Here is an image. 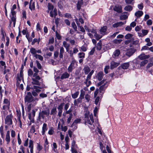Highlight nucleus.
<instances>
[{
    "label": "nucleus",
    "instance_id": "obj_47",
    "mask_svg": "<svg viewBox=\"0 0 153 153\" xmlns=\"http://www.w3.org/2000/svg\"><path fill=\"white\" fill-rule=\"evenodd\" d=\"M94 36L95 37L96 39L97 40H99L102 37L101 36L98 35L97 33H95V34H94Z\"/></svg>",
    "mask_w": 153,
    "mask_h": 153
},
{
    "label": "nucleus",
    "instance_id": "obj_44",
    "mask_svg": "<svg viewBox=\"0 0 153 153\" xmlns=\"http://www.w3.org/2000/svg\"><path fill=\"white\" fill-rule=\"evenodd\" d=\"M85 83L86 84L87 87H88L91 84V82L90 80L86 79Z\"/></svg>",
    "mask_w": 153,
    "mask_h": 153
},
{
    "label": "nucleus",
    "instance_id": "obj_15",
    "mask_svg": "<svg viewBox=\"0 0 153 153\" xmlns=\"http://www.w3.org/2000/svg\"><path fill=\"white\" fill-rule=\"evenodd\" d=\"M113 10L118 13L122 12V7L120 6H116L113 8Z\"/></svg>",
    "mask_w": 153,
    "mask_h": 153
},
{
    "label": "nucleus",
    "instance_id": "obj_10",
    "mask_svg": "<svg viewBox=\"0 0 153 153\" xmlns=\"http://www.w3.org/2000/svg\"><path fill=\"white\" fill-rule=\"evenodd\" d=\"M135 52V50L134 49L131 48L128 49L126 53V55L130 56L132 55Z\"/></svg>",
    "mask_w": 153,
    "mask_h": 153
},
{
    "label": "nucleus",
    "instance_id": "obj_24",
    "mask_svg": "<svg viewBox=\"0 0 153 153\" xmlns=\"http://www.w3.org/2000/svg\"><path fill=\"white\" fill-rule=\"evenodd\" d=\"M143 14V12L142 11H138L135 13V15L137 17H139L141 16Z\"/></svg>",
    "mask_w": 153,
    "mask_h": 153
},
{
    "label": "nucleus",
    "instance_id": "obj_27",
    "mask_svg": "<svg viewBox=\"0 0 153 153\" xmlns=\"http://www.w3.org/2000/svg\"><path fill=\"white\" fill-rule=\"evenodd\" d=\"M47 125L45 123H44L43 124L42 128V134H44L45 131L47 130Z\"/></svg>",
    "mask_w": 153,
    "mask_h": 153
},
{
    "label": "nucleus",
    "instance_id": "obj_19",
    "mask_svg": "<svg viewBox=\"0 0 153 153\" xmlns=\"http://www.w3.org/2000/svg\"><path fill=\"white\" fill-rule=\"evenodd\" d=\"M133 35L130 33L127 34L125 36V38L126 39H129V40L132 41L134 39V38L133 37Z\"/></svg>",
    "mask_w": 153,
    "mask_h": 153
},
{
    "label": "nucleus",
    "instance_id": "obj_34",
    "mask_svg": "<svg viewBox=\"0 0 153 153\" xmlns=\"http://www.w3.org/2000/svg\"><path fill=\"white\" fill-rule=\"evenodd\" d=\"M6 140L7 142V143L10 141V136L9 133V131H8L6 134Z\"/></svg>",
    "mask_w": 153,
    "mask_h": 153
},
{
    "label": "nucleus",
    "instance_id": "obj_23",
    "mask_svg": "<svg viewBox=\"0 0 153 153\" xmlns=\"http://www.w3.org/2000/svg\"><path fill=\"white\" fill-rule=\"evenodd\" d=\"M48 10L47 12L48 13L49 12L50 10H53L54 6L53 5L50 3H49L48 4Z\"/></svg>",
    "mask_w": 153,
    "mask_h": 153
},
{
    "label": "nucleus",
    "instance_id": "obj_9",
    "mask_svg": "<svg viewBox=\"0 0 153 153\" xmlns=\"http://www.w3.org/2000/svg\"><path fill=\"white\" fill-rule=\"evenodd\" d=\"M5 122L6 124L8 125L12 124V122L10 116L9 115H7L6 118Z\"/></svg>",
    "mask_w": 153,
    "mask_h": 153
},
{
    "label": "nucleus",
    "instance_id": "obj_38",
    "mask_svg": "<svg viewBox=\"0 0 153 153\" xmlns=\"http://www.w3.org/2000/svg\"><path fill=\"white\" fill-rule=\"evenodd\" d=\"M102 43L101 41H100L98 43L97 46V49L98 50H100L101 49Z\"/></svg>",
    "mask_w": 153,
    "mask_h": 153
},
{
    "label": "nucleus",
    "instance_id": "obj_33",
    "mask_svg": "<svg viewBox=\"0 0 153 153\" xmlns=\"http://www.w3.org/2000/svg\"><path fill=\"white\" fill-rule=\"evenodd\" d=\"M57 112L56 108V107H54L52 108L50 114L54 115Z\"/></svg>",
    "mask_w": 153,
    "mask_h": 153
},
{
    "label": "nucleus",
    "instance_id": "obj_36",
    "mask_svg": "<svg viewBox=\"0 0 153 153\" xmlns=\"http://www.w3.org/2000/svg\"><path fill=\"white\" fill-rule=\"evenodd\" d=\"M33 88L35 89V91L36 92L39 93L41 91L40 89H41V88L39 87L34 86Z\"/></svg>",
    "mask_w": 153,
    "mask_h": 153
},
{
    "label": "nucleus",
    "instance_id": "obj_59",
    "mask_svg": "<svg viewBox=\"0 0 153 153\" xmlns=\"http://www.w3.org/2000/svg\"><path fill=\"white\" fill-rule=\"evenodd\" d=\"M72 27L75 30H77V27L74 22H73L71 24Z\"/></svg>",
    "mask_w": 153,
    "mask_h": 153
},
{
    "label": "nucleus",
    "instance_id": "obj_60",
    "mask_svg": "<svg viewBox=\"0 0 153 153\" xmlns=\"http://www.w3.org/2000/svg\"><path fill=\"white\" fill-rule=\"evenodd\" d=\"M80 49L81 51L85 52L86 51L87 48L85 46H82L80 48Z\"/></svg>",
    "mask_w": 153,
    "mask_h": 153
},
{
    "label": "nucleus",
    "instance_id": "obj_1",
    "mask_svg": "<svg viewBox=\"0 0 153 153\" xmlns=\"http://www.w3.org/2000/svg\"><path fill=\"white\" fill-rule=\"evenodd\" d=\"M84 116L85 117L84 119V124L85 125L88 124L92 125L94 122L92 114H90L88 111H87L85 114Z\"/></svg>",
    "mask_w": 153,
    "mask_h": 153
},
{
    "label": "nucleus",
    "instance_id": "obj_57",
    "mask_svg": "<svg viewBox=\"0 0 153 153\" xmlns=\"http://www.w3.org/2000/svg\"><path fill=\"white\" fill-rule=\"evenodd\" d=\"M139 41L138 40H134V39L131 42V43H132L133 44L135 45H137L138 44Z\"/></svg>",
    "mask_w": 153,
    "mask_h": 153
},
{
    "label": "nucleus",
    "instance_id": "obj_61",
    "mask_svg": "<svg viewBox=\"0 0 153 153\" xmlns=\"http://www.w3.org/2000/svg\"><path fill=\"white\" fill-rule=\"evenodd\" d=\"M36 63L37 66L38 68L39 69H40L41 68V65L40 64L39 62V61H36Z\"/></svg>",
    "mask_w": 153,
    "mask_h": 153
},
{
    "label": "nucleus",
    "instance_id": "obj_28",
    "mask_svg": "<svg viewBox=\"0 0 153 153\" xmlns=\"http://www.w3.org/2000/svg\"><path fill=\"white\" fill-rule=\"evenodd\" d=\"M76 24H77V26H78L79 27V28L80 29V31L83 32H85V30L83 27H82V26H79V23L78 22V19H76Z\"/></svg>",
    "mask_w": 153,
    "mask_h": 153
},
{
    "label": "nucleus",
    "instance_id": "obj_22",
    "mask_svg": "<svg viewBox=\"0 0 153 153\" xmlns=\"http://www.w3.org/2000/svg\"><path fill=\"white\" fill-rule=\"evenodd\" d=\"M70 76V75L67 72H65L62 74L61 76V79H62L68 78Z\"/></svg>",
    "mask_w": 153,
    "mask_h": 153
},
{
    "label": "nucleus",
    "instance_id": "obj_63",
    "mask_svg": "<svg viewBox=\"0 0 153 153\" xmlns=\"http://www.w3.org/2000/svg\"><path fill=\"white\" fill-rule=\"evenodd\" d=\"M141 27V26H137L135 27V30L136 31H139L140 30Z\"/></svg>",
    "mask_w": 153,
    "mask_h": 153
},
{
    "label": "nucleus",
    "instance_id": "obj_51",
    "mask_svg": "<svg viewBox=\"0 0 153 153\" xmlns=\"http://www.w3.org/2000/svg\"><path fill=\"white\" fill-rule=\"evenodd\" d=\"M69 115V117L67 119V122L68 123H69L70 122L71 120L72 117L73 115L72 114H71L70 115Z\"/></svg>",
    "mask_w": 153,
    "mask_h": 153
},
{
    "label": "nucleus",
    "instance_id": "obj_6",
    "mask_svg": "<svg viewBox=\"0 0 153 153\" xmlns=\"http://www.w3.org/2000/svg\"><path fill=\"white\" fill-rule=\"evenodd\" d=\"M63 104L61 103L58 107L57 108L58 110V116L60 117L62 116V110L63 109Z\"/></svg>",
    "mask_w": 153,
    "mask_h": 153
},
{
    "label": "nucleus",
    "instance_id": "obj_50",
    "mask_svg": "<svg viewBox=\"0 0 153 153\" xmlns=\"http://www.w3.org/2000/svg\"><path fill=\"white\" fill-rule=\"evenodd\" d=\"M122 39H115L114 40L113 42H114L115 43L119 44L120 43L122 42Z\"/></svg>",
    "mask_w": 153,
    "mask_h": 153
},
{
    "label": "nucleus",
    "instance_id": "obj_49",
    "mask_svg": "<svg viewBox=\"0 0 153 153\" xmlns=\"http://www.w3.org/2000/svg\"><path fill=\"white\" fill-rule=\"evenodd\" d=\"M54 132L53 128L51 127L48 131V133L49 134L52 135L53 134Z\"/></svg>",
    "mask_w": 153,
    "mask_h": 153
},
{
    "label": "nucleus",
    "instance_id": "obj_46",
    "mask_svg": "<svg viewBox=\"0 0 153 153\" xmlns=\"http://www.w3.org/2000/svg\"><path fill=\"white\" fill-rule=\"evenodd\" d=\"M142 32L143 33V36L146 35L148 33V30H146L142 29Z\"/></svg>",
    "mask_w": 153,
    "mask_h": 153
},
{
    "label": "nucleus",
    "instance_id": "obj_21",
    "mask_svg": "<svg viewBox=\"0 0 153 153\" xmlns=\"http://www.w3.org/2000/svg\"><path fill=\"white\" fill-rule=\"evenodd\" d=\"M16 16H12L11 17V21H10V25H9V26H10V27L11 26V24L12 22H13V27H15V24H16Z\"/></svg>",
    "mask_w": 153,
    "mask_h": 153
},
{
    "label": "nucleus",
    "instance_id": "obj_42",
    "mask_svg": "<svg viewBox=\"0 0 153 153\" xmlns=\"http://www.w3.org/2000/svg\"><path fill=\"white\" fill-rule=\"evenodd\" d=\"M30 52L33 54L34 55L36 53V50L34 48H31L30 49Z\"/></svg>",
    "mask_w": 153,
    "mask_h": 153
},
{
    "label": "nucleus",
    "instance_id": "obj_12",
    "mask_svg": "<svg viewBox=\"0 0 153 153\" xmlns=\"http://www.w3.org/2000/svg\"><path fill=\"white\" fill-rule=\"evenodd\" d=\"M50 15L51 17H54L55 18L56 16L57 15L56 9L54 8L53 10H51L50 12Z\"/></svg>",
    "mask_w": 153,
    "mask_h": 153
},
{
    "label": "nucleus",
    "instance_id": "obj_29",
    "mask_svg": "<svg viewBox=\"0 0 153 153\" xmlns=\"http://www.w3.org/2000/svg\"><path fill=\"white\" fill-rule=\"evenodd\" d=\"M107 30V27L106 26H103L102 27L100 30V33L101 34H105Z\"/></svg>",
    "mask_w": 153,
    "mask_h": 153
},
{
    "label": "nucleus",
    "instance_id": "obj_4",
    "mask_svg": "<svg viewBox=\"0 0 153 153\" xmlns=\"http://www.w3.org/2000/svg\"><path fill=\"white\" fill-rule=\"evenodd\" d=\"M77 65V63L75 60H73L68 67V72H71L73 69H74Z\"/></svg>",
    "mask_w": 153,
    "mask_h": 153
},
{
    "label": "nucleus",
    "instance_id": "obj_35",
    "mask_svg": "<svg viewBox=\"0 0 153 153\" xmlns=\"http://www.w3.org/2000/svg\"><path fill=\"white\" fill-rule=\"evenodd\" d=\"M79 94V91H76L74 94H72L71 96L73 98V99H76V98L78 96Z\"/></svg>",
    "mask_w": 153,
    "mask_h": 153
},
{
    "label": "nucleus",
    "instance_id": "obj_40",
    "mask_svg": "<svg viewBox=\"0 0 153 153\" xmlns=\"http://www.w3.org/2000/svg\"><path fill=\"white\" fill-rule=\"evenodd\" d=\"M94 72V71L93 70L91 71L88 75L86 79H87V80H90L91 78V75Z\"/></svg>",
    "mask_w": 153,
    "mask_h": 153
},
{
    "label": "nucleus",
    "instance_id": "obj_55",
    "mask_svg": "<svg viewBox=\"0 0 153 153\" xmlns=\"http://www.w3.org/2000/svg\"><path fill=\"white\" fill-rule=\"evenodd\" d=\"M4 103L7 104V107H8L10 105V102L7 99H5L4 100Z\"/></svg>",
    "mask_w": 153,
    "mask_h": 153
},
{
    "label": "nucleus",
    "instance_id": "obj_14",
    "mask_svg": "<svg viewBox=\"0 0 153 153\" xmlns=\"http://www.w3.org/2000/svg\"><path fill=\"white\" fill-rule=\"evenodd\" d=\"M103 74L102 72H98L97 75V78L99 81H100L103 78Z\"/></svg>",
    "mask_w": 153,
    "mask_h": 153
},
{
    "label": "nucleus",
    "instance_id": "obj_54",
    "mask_svg": "<svg viewBox=\"0 0 153 153\" xmlns=\"http://www.w3.org/2000/svg\"><path fill=\"white\" fill-rule=\"evenodd\" d=\"M109 65L106 66L104 68V71L106 74L108 73V70L109 69Z\"/></svg>",
    "mask_w": 153,
    "mask_h": 153
},
{
    "label": "nucleus",
    "instance_id": "obj_20",
    "mask_svg": "<svg viewBox=\"0 0 153 153\" xmlns=\"http://www.w3.org/2000/svg\"><path fill=\"white\" fill-rule=\"evenodd\" d=\"M35 114V111L33 110H32L31 113L28 114V117L30 120L32 119L34 117Z\"/></svg>",
    "mask_w": 153,
    "mask_h": 153
},
{
    "label": "nucleus",
    "instance_id": "obj_56",
    "mask_svg": "<svg viewBox=\"0 0 153 153\" xmlns=\"http://www.w3.org/2000/svg\"><path fill=\"white\" fill-rule=\"evenodd\" d=\"M80 121H81V119H76L74 122L73 123V125H74H74L75 123L77 124V123H80Z\"/></svg>",
    "mask_w": 153,
    "mask_h": 153
},
{
    "label": "nucleus",
    "instance_id": "obj_52",
    "mask_svg": "<svg viewBox=\"0 0 153 153\" xmlns=\"http://www.w3.org/2000/svg\"><path fill=\"white\" fill-rule=\"evenodd\" d=\"M90 97L89 95L87 94H86L85 96V98L87 100V101L88 102L90 100Z\"/></svg>",
    "mask_w": 153,
    "mask_h": 153
},
{
    "label": "nucleus",
    "instance_id": "obj_11",
    "mask_svg": "<svg viewBox=\"0 0 153 153\" xmlns=\"http://www.w3.org/2000/svg\"><path fill=\"white\" fill-rule=\"evenodd\" d=\"M119 64L120 63L119 62H116L114 61L111 62V69H114L118 66Z\"/></svg>",
    "mask_w": 153,
    "mask_h": 153
},
{
    "label": "nucleus",
    "instance_id": "obj_17",
    "mask_svg": "<svg viewBox=\"0 0 153 153\" xmlns=\"http://www.w3.org/2000/svg\"><path fill=\"white\" fill-rule=\"evenodd\" d=\"M64 49L62 47L60 48L59 57L60 59H62L63 57V54L64 52Z\"/></svg>",
    "mask_w": 153,
    "mask_h": 153
},
{
    "label": "nucleus",
    "instance_id": "obj_2",
    "mask_svg": "<svg viewBox=\"0 0 153 153\" xmlns=\"http://www.w3.org/2000/svg\"><path fill=\"white\" fill-rule=\"evenodd\" d=\"M50 114V109L48 107H46L43 108L42 111L39 113V117L44 119L45 117H48Z\"/></svg>",
    "mask_w": 153,
    "mask_h": 153
},
{
    "label": "nucleus",
    "instance_id": "obj_7",
    "mask_svg": "<svg viewBox=\"0 0 153 153\" xmlns=\"http://www.w3.org/2000/svg\"><path fill=\"white\" fill-rule=\"evenodd\" d=\"M107 83V81L105 80H103L97 84V86H99L102 85V86H100V89L102 90L103 88V87L106 85Z\"/></svg>",
    "mask_w": 153,
    "mask_h": 153
},
{
    "label": "nucleus",
    "instance_id": "obj_18",
    "mask_svg": "<svg viewBox=\"0 0 153 153\" xmlns=\"http://www.w3.org/2000/svg\"><path fill=\"white\" fill-rule=\"evenodd\" d=\"M33 142L30 140L29 141V147L30 148V152L31 153H33Z\"/></svg>",
    "mask_w": 153,
    "mask_h": 153
},
{
    "label": "nucleus",
    "instance_id": "obj_62",
    "mask_svg": "<svg viewBox=\"0 0 153 153\" xmlns=\"http://www.w3.org/2000/svg\"><path fill=\"white\" fill-rule=\"evenodd\" d=\"M152 24V21L151 19L148 20L147 22V24L148 25H151Z\"/></svg>",
    "mask_w": 153,
    "mask_h": 153
},
{
    "label": "nucleus",
    "instance_id": "obj_16",
    "mask_svg": "<svg viewBox=\"0 0 153 153\" xmlns=\"http://www.w3.org/2000/svg\"><path fill=\"white\" fill-rule=\"evenodd\" d=\"M120 53V51L117 49L113 53V57L114 58H117L119 55Z\"/></svg>",
    "mask_w": 153,
    "mask_h": 153
},
{
    "label": "nucleus",
    "instance_id": "obj_43",
    "mask_svg": "<svg viewBox=\"0 0 153 153\" xmlns=\"http://www.w3.org/2000/svg\"><path fill=\"white\" fill-rule=\"evenodd\" d=\"M85 94V92L82 89L80 90V94L79 97L83 99L84 98Z\"/></svg>",
    "mask_w": 153,
    "mask_h": 153
},
{
    "label": "nucleus",
    "instance_id": "obj_25",
    "mask_svg": "<svg viewBox=\"0 0 153 153\" xmlns=\"http://www.w3.org/2000/svg\"><path fill=\"white\" fill-rule=\"evenodd\" d=\"M129 65V62L125 63L121 65V67L123 69H127L128 68Z\"/></svg>",
    "mask_w": 153,
    "mask_h": 153
},
{
    "label": "nucleus",
    "instance_id": "obj_3",
    "mask_svg": "<svg viewBox=\"0 0 153 153\" xmlns=\"http://www.w3.org/2000/svg\"><path fill=\"white\" fill-rule=\"evenodd\" d=\"M34 100V98L31 94L30 92H28L25 97V102L27 103L32 102Z\"/></svg>",
    "mask_w": 153,
    "mask_h": 153
},
{
    "label": "nucleus",
    "instance_id": "obj_41",
    "mask_svg": "<svg viewBox=\"0 0 153 153\" xmlns=\"http://www.w3.org/2000/svg\"><path fill=\"white\" fill-rule=\"evenodd\" d=\"M148 62V61L147 60H145L141 62L140 64V65L141 66H144Z\"/></svg>",
    "mask_w": 153,
    "mask_h": 153
},
{
    "label": "nucleus",
    "instance_id": "obj_37",
    "mask_svg": "<svg viewBox=\"0 0 153 153\" xmlns=\"http://www.w3.org/2000/svg\"><path fill=\"white\" fill-rule=\"evenodd\" d=\"M120 18L121 20H124L128 18V16L126 14H122L120 16Z\"/></svg>",
    "mask_w": 153,
    "mask_h": 153
},
{
    "label": "nucleus",
    "instance_id": "obj_64",
    "mask_svg": "<svg viewBox=\"0 0 153 153\" xmlns=\"http://www.w3.org/2000/svg\"><path fill=\"white\" fill-rule=\"evenodd\" d=\"M35 131V127L33 126H32L30 129V132L32 133H33Z\"/></svg>",
    "mask_w": 153,
    "mask_h": 153
},
{
    "label": "nucleus",
    "instance_id": "obj_53",
    "mask_svg": "<svg viewBox=\"0 0 153 153\" xmlns=\"http://www.w3.org/2000/svg\"><path fill=\"white\" fill-rule=\"evenodd\" d=\"M59 54V52L58 51H55L54 54V58L55 59H56L57 58Z\"/></svg>",
    "mask_w": 153,
    "mask_h": 153
},
{
    "label": "nucleus",
    "instance_id": "obj_39",
    "mask_svg": "<svg viewBox=\"0 0 153 153\" xmlns=\"http://www.w3.org/2000/svg\"><path fill=\"white\" fill-rule=\"evenodd\" d=\"M78 57L80 58H83L85 57V53L83 52H80L78 54Z\"/></svg>",
    "mask_w": 153,
    "mask_h": 153
},
{
    "label": "nucleus",
    "instance_id": "obj_58",
    "mask_svg": "<svg viewBox=\"0 0 153 153\" xmlns=\"http://www.w3.org/2000/svg\"><path fill=\"white\" fill-rule=\"evenodd\" d=\"M56 35L57 38L58 39H61V36L57 33V31H56Z\"/></svg>",
    "mask_w": 153,
    "mask_h": 153
},
{
    "label": "nucleus",
    "instance_id": "obj_8",
    "mask_svg": "<svg viewBox=\"0 0 153 153\" xmlns=\"http://www.w3.org/2000/svg\"><path fill=\"white\" fill-rule=\"evenodd\" d=\"M149 57V55H145L144 53H142L138 56V58L141 60H143L146 59H148Z\"/></svg>",
    "mask_w": 153,
    "mask_h": 153
},
{
    "label": "nucleus",
    "instance_id": "obj_13",
    "mask_svg": "<svg viewBox=\"0 0 153 153\" xmlns=\"http://www.w3.org/2000/svg\"><path fill=\"white\" fill-rule=\"evenodd\" d=\"M126 22V21H125L124 22H120L114 24L113 25V26L114 27H118L122 25L125 24Z\"/></svg>",
    "mask_w": 153,
    "mask_h": 153
},
{
    "label": "nucleus",
    "instance_id": "obj_48",
    "mask_svg": "<svg viewBox=\"0 0 153 153\" xmlns=\"http://www.w3.org/2000/svg\"><path fill=\"white\" fill-rule=\"evenodd\" d=\"M33 74V72L31 69H29L28 71V75L29 76H32Z\"/></svg>",
    "mask_w": 153,
    "mask_h": 153
},
{
    "label": "nucleus",
    "instance_id": "obj_5",
    "mask_svg": "<svg viewBox=\"0 0 153 153\" xmlns=\"http://www.w3.org/2000/svg\"><path fill=\"white\" fill-rule=\"evenodd\" d=\"M40 79L39 76H37L36 78H32V83L34 85H40V83L39 82V80H40Z\"/></svg>",
    "mask_w": 153,
    "mask_h": 153
},
{
    "label": "nucleus",
    "instance_id": "obj_30",
    "mask_svg": "<svg viewBox=\"0 0 153 153\" xmlns=\"http://www.w3.org/2000/svg\"><path fill=\"white\" fill-rule=\"evenodd\" d=\"M84 73L85 74H87L90 71V69L89 67L88 66H85L83 69Z\"/></svg>",
    "mask_w": 153,
    "mask_h": 153
},
{
    "label": "nucleus",
    "instance_id": "obj_32",
    "mask_svg": "<svg viewBox=\"0 0 153 153\" xmlns=\"http://www.w3.org/2000/svg\"><path fill=\"white\" fill-rule=\"evenodd\" d=\"M124 9L125 10L130 11L132 10V7L131 6L128 5L126 6L125 7Z\"/></svg>",
    "mask_w": 153,
    "mask_h": 153
},
{
    "label": "nucleus",
    "instance_id": "obj_45",
    "mask_svg": "<svg viewBox=\"0 0 153 153\" xmlns=\"http://www.w3.org/2000/svg\"><path fill=\"white\" fill-rule=\"evenodd\" d=\"M23 78L20 77L19 76H17V82L16 83L17 85H19L20 84V82L21 81V80L23 79Z\"/></svg>",
    "mask_w": 153,
    "mask_h": 153
},
{
    "label": "nucleus",
    "instance_id": "obj_26",
    "mask_svg": "<svg viewBox=\"0 0 153 153\" xmlns=\"http://www.w3.org/2000/svg\"><path fill=\"white\" fill-rule=\"evenodd\" d=\"M63 45L66 48V51H67L69 49L70 45L67 43L65 41H63Z\"/></svg>",
    "mask_w": 153,
    "mask_h": 153
},
{
    "label": "nucleus",
    "instance_id": "obj_31",
    "mask_svg": "<svg viewBox=\"0 0 153 153\" xmlns=\"http://www.w3.org/2000/svg\"><path fill=\"white\" fill-rule=\"evenodd\" d=\"M29 8L31 10H34L35 9V4L34 2L32 3L30 2L29 4Z\"/></svg>",
    "mask_w": 153,
    "mask_h": 153
}]
</instances>
